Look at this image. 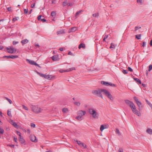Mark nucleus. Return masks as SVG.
Listing matches in <instances>:
<instances>
[{
  "label": "nucleus",
  "instance_id": "41",
  "mask_svg": "<svg viewBox=\"0 0 152 152\" xmlns=\"http://www.w3.org/2000/svg\"><path fill=\"white\" fill-rule=\"evenodd\" d=\"M122 72L124 74H126L128 73V71L126 70H124L122 71Z\"/></svg>",
  "mask_w": 152,
  "mask_h": 152
},
{
  "label": "nucleus",
  "instance_id": "20",
  "mask_svg": "<svg viewBox=\"0 0 152 152\" xmlns=\"http://www.w3.org/2000/svg\"><path fill=\"white\" fill-rule=\"evenodd\" d=\"M115 132L116 133L118 134L119 136L121 135V133L120 131H119V129L118 128H116Z\"/></svg>",
  "mask_w": 152,
  "mask_h": 152
},
{
  "label": "nucleus",
  "instance_id": "33",
  "mask_svg": "<svg viewBox=\"0 0 152 152\" xmlns=\"http://www.w3.org/2000/svg\"><path fill=\"white\" fill-rule=\"evenodd\" d=\"M145 101L147 102L148 104L151 107H152V104L149 102V101L147 99H145Z\"/></svg>",
  "mask_w": 152,
  "mask_h": 152
},
{
  "label": "nucleus",
  "instance_id": "21",
  "mask_svg": "<svg viewBox=\"0 0 152 152\" xmlns=\"http://www.w3.org/2000/svg\"><path fill=\"white\" fill-rule=\"evenodd\" d=\"M44 78L48 80L51 79L50 78V76L49 75H45Z\"/></svg>",
  "mask_w": 152,
  "mask_h": 152
},
{
  "label": "nucleus",
  "instance_id": "19",
  "mask_svg": "<svg viewBox=\"0 0 152 152\" xmlns=\"http://www.w3.org/2000/svg\"><path fill=\"white\" fill-rule=\"evenodd\" d=\"M19 139L20 141V142L21 143L23 144L24 143L25 140L21 137H19Z\"/></svg>",
  "mask_w": 152,
  "mask_h": 152
},
{
  "label": "nucleus",
  "instance_id": "12",
  "mask_svg": "<svg viewBox=\"0 0 152 152\" xmlns=\"http://www.w3.org/2000/svg\"><path fill=\"white\" fill-rule=\"evenodd\" d=\"M108 128V126H107L106 125H101L100 127V130L102 132L103 130L106 129H107Z\"/></svg>",
  "mask_w": 152,
  "mask_h": 152
},
{
  "label": "nucleus",
  "instance_id": "47",
  "mask_svg": "<svg viewBox=\"0 0 152 152\" xmlns=\"http://www.w3.org/2000/svg\"><path fill=\"white\" fill-rule=\"evenodd\" d=\"M17 134L18 135H19L20 137H21V133L18 131H17L16 132Z\"/></svg>",
  "mask_w": 152,
  "mask_h": 152
},
{
  "label": "nucleus",
  "instance_id": "53",
  "mask_svg": "<svg viewBox=\"0 0 152 152\" xmlns=\"http://www.w3.org/2000/svg\"><path fill=\"white\" fill-rule=\"evenodd\" d=\"M41 17L42 15H40L37 18L38 20H41V19H42L41 18Z\"/></svg>",
  "mask_w": 152,
  "mask_h": 152
},
{
  "label": "nucleus",
  "instance_id": "60",
  "mask_svg": "<svg viewBox=\"0 0 152 152\" xmlns=\"http://www.w3.org/2000/svg\"><path fill=\"white\" fill-rule=\"evenodd\" d=\"M9 146H10V147L14 148L15 147V145H9Z\"/></svg>",
  "mask_w": 152,
  "mask_h": 152
},
{
  "label": "nucleus",
  "instance_id": "29",
  "mask_svg": "<svg viewBox=\"0 0 152 152\" xmlns=\"http://www.w3.org/2000/svg\"><path fill=\"white\" fill-rule=\"evenodd\" d=\"M74 103L75 104L77 105L78 106H80V102H75Z\"/></svg>",
  "mask_w": 152,
  "mask_h": 152
},
{
  "label": "nucleus",
  "instance_id": "15",
  "mask_svg": "<svg viewBox=\"0 0 152 152\" xmlns=\"http://www.w3.org/2000/svg\"><path fill=\"white\" fill-rule=\"evenodd\" d=\"M77 30V28L76 27H73L71 28L70 29H69V32H75Z\"/></svg>",
  "mask_w": 152,
  "mask_h": 152
},
{
  "label": "nucleus",
  "instance_id": "37",
  "mask_svg": "<svg viewBox=\"0 0 152 152\" xmlns=\"http://www.w3.org/2000/svg\"><path fill=\"white\" fill-rule=\"evenodd\" d=\"M24 13L25 14H27L28 13V9H24L23 10Z\"/></svg>",
  "mask_w": 152,
  "mask_h": 152
},
{
  "label": "nucleus",
  "instance_id": "30",
  "mask_svg": "<svg viewBox=\"0 0 152 152\" xmlns=\"http://www.w3.org/2000/svg\"><path fill=\"white\" fill-rule=\"evenodd\" d=\"M62 111L63 113H66L68 111V109L66 108H64L62 109Z\"/></svg>",
  "mask_w": 152,
  "mask_h": 152
},
{
  "label": "nucleus",
  "instance_id": "34",
  "mask_svg": "<svg viewBox=\"0 0 152 152\" xmlns=\"http://www.w3.org/2000/svg\"><path fill=\"white\" fill-rule=\"evenodd\" d=\"M114 86V87L116 86V85L115 84H113L111 83H109V84H108V86Z\"/></svg>",
  "mask_w": 152,
  "mask_h": 152
},
{
  "label": "nucleus",
  "instance_id": "42",
  "mask_svg": "<svg viewBox=\"0 0 152 152\" xmlns=\"http://www.w3.org/2000/svg\"><path fill=\"white\" fill-rule=\"evenodd\" d=\"M110 48H115V46L113 44L111 43L110 47Z\"/></svg>",
  "mask_w": 152,
  "mask_h": 152
},
{
  "label": "nucleus",
  "instance_id": "25",
  "mask_svg": "<svg viewBox=\"0 0 152 152\" xmlns=\"http://www.w3.org/2000/svg\"><path fill=\"white\" fill-rule=\"evenodd\" d=\"M141 34H139L135 35V37L138 39H141Z\"/></svg>",
  "mask_w": 152,
  "mask_h": 152
},
{
  "label": "nucleus",
  "instance_id": "27",
  "mask_svg": "<svg viewBox=\"0 0 152 152\" xmlns=\"http://www.w3.org/2000/svg\"><path fill=\"white\" fill-rule=\"evenodd\" d=\"M93 17L98 18L99 16V13H95L93 14Z\"/></svg>",
  "mask_w": 152,
  "mask_h": 152
},
{
  "label": "nucleus",
  "instance_id": "59",
  "mask_svg": "<svg viewBox=\"0 0 152 152\" xmlns=\"http://www.w3.org/2000/svg\"><path fill=\"white\" fill-rule=\"evenodd\" d=\"M68 54L69 55H71V56H73V54L70 51L68 53Z\"/></svg>",
  "mask_w": 152,
  "mask_h": 152
},
{
  "label": "nucleus",
  "instance_id": "39",
  "mask_svg": "<svg viewBox=\"0 0 152 152\" xmlns=\"http://www.w3.org/2000/svg\"><path fill=\"white\" fill-rule=\"evenodd\" d=\"M141 27H139V26H136L135 27V31H136L139 29H140L141 28Z\"/></svg>",
  "mask_w": 152,
  "mask_h": 152
},
{
  "label": "nucleus",
  "instance_id": "57",
  "mask_svg": "<svg viewBox=\"0 0 152 152\" xmlns=\"http://www.w3.org/2000/svg\"><path fill=\"white\" fill-rule=\"evenodd\" d=\"M137 1L138 3H140L141 4H142V0H137Z\"/></svg>",
  "mask_w": 152,
  "mask_h": 152
},
{
  "label": "nucleus",
  "instance_id": "11",
  "mask_svg": "<svg viewBox=\"0 0 152 152\" xmlns=\"http://www.w3.org/2000/svg\"><path fill=\"white\" fill-rule=\"evenodd\" d=\"M30 140L34 142H37V140L36 139V138L35 136L34 135H31L30 136Z\"/></svg>",
  "mask_w": 152,
  "mask_h": 152
},
{
  "label": "nucleus",
  "instance_id": "49",
  "mask_svg": "<svg viewBox=\"0 0 152 152\" xmlns=\"http://www.w3.org/2000/svg\"><path fill=\"white\" fill-rule=\"evenodd\" d=\"M118 151V152H124L122 148H119Z\"/></svg>",
  "mask_w": 152,
  "mask_h": 152
},
{
  "label": "nucleus",
  "instance_id": "58",
  "mask_svg": "<svg viewBox=\"0 0 152 152\" xmlns=\"http://www.w3.org/2000/svg\"><path fill=\"white\" fill-rule=\"evenodd\" d=\"M14 140L15 142H17V138L16 137H14Z\"/></svg>",
  "mask_w": 152,
  "mask_h": 152
},
{
  "label": "nucleus",
  "instance_id": "6",
  "mask_svg": "<svg viewBox=\"0 0 152 152\" xmlns=\"http://www.w3.org/2000/svg\"><path fill=\"white\" fill-rule=\"evenodd\" d=\"M6 50L8 53H13L15 52L16 51V49L15 48H12V47L7 48H6Z\"/></svg>",
  "mask_w": 152,
  "mask_h": 152
},
{
  "label": "nucleus",
  "instance_id": "55",
  "mask_svg": "<svg viewBox=\"0 0 152 152\" xmlns=\"http://www.w3.org/2000/svg\"><path fill=\"white\" fill-rule=\"evenodd\" d=\"M41 21H42L43 22H45L46 21V20L44 18H42L41 19Z\"/></svg>",
  "mask_w": 152,
  "mask_h": 152
},
{
  "label": "nucleus",
  "instance_id": "32",
  "mask_svg": "<svg viewBox=\"0 0 152 152\" xmlns=\"http://www.w3.org/2000/svg\"><path fill=\"white\" fill-rule=\"evenodd\" d=\"M5 98L6 99L7 101H8V102H9L10 103V104H12V102L10 99L6 97H5Z\"/></svg>",
  "mask_w": 152,
  "mask_h": 152
},
{
  "label": "nucleus",
  "instance_id": "9",
  "mask_svg": "<svg viewBox=\"0 0 152 152\" xmlns=\"http://www.w3.org/2000/svg\"><path fill=\"white\" fill-rule=\"evenodd\" d=\"M10 122L11 124H12V125H13L16 128H18V124L16 123H15V122L13 120L11 119L10 121Z\"/></svg>",
  "mask_w": 152,
  "mask_h": 152
},
{
  "label": "nucleus",
  "instance_id": "28",
  "mask_svg": "<svg viewBox=\"0 0 152 152\" xmlns=\"http://www.w3.org/2000/svg\"><path fill=\"white\" fill-rule=\"evenodd\" d=\"M36 72L41 77L44 78V76H45V74L40 73L39 72Z\"/></svg>",
  "mask_w": 152,
  "mask_h": 152
},
{
  "label": "nucleus",
  "instance_id": "16",
  "mask_svg": "<svg viewBox=\"0 0 152 152\" xmlns=\"http://www.w3.org/2000/svg\"><path fill=\"white\" fill-rule=\"evenodd\" d=\"M101 83L102 84L104 85L105 86H108V84H109V83H108V82H106L102 81L101 82Z\"/></svg>",
  "mask_w": 152,
  "mask_h": 152
},
{
  "label": "nucleus",
  "instance_id": "8",
  "mask_svg": "<svg viewBox=\"0 0 152 152\" xmlns=\"http://www.w3.org/2000/svg\"><path fill=\"white\" fill-rule=\"evenodd\" d=\"M18 56L17 55H11V56H4L3 57L4 58H18Z\"/></svg>",
  "mask_w": 152,
  "mask_h": 152
},
{
  "label": "nucleus",
  "instance_id": "23",
  "mask_svg": "<svg viewBox=\"0 0 152 152\" xmlns=\"http://www.w3.org/2000/svg\"><path fill=\"white\" fill-rule=\"evenodd\" d=\"M57 34L58 35L63 34L64 33V32L63 30H60L59 31H58L57 32Z\"/></svg>",
  "mask_w": 152,
  "mask_h": 152
},
{
  "label": "nucleus",
  "instance_id": "14",
  "mask_svg": "<svg viewBox=\"0 0 152 152\" xmlns=\"http://www.w3.org/2000/svg\"><path fill=\"white\" fill-rule=\"evenodd\" d=\"M78 48L79 49H80L81 48L85 49L86 48V46L84 44L81 43L79 45Z\"/></svg>",
  "mask_w": 152,
  "mask_h": 152
},
{
  "label": "nucleus",
  "instance_id": "38",
  "mask_svg": "<svg viewBox=\"0 0 152 152\" xmlns=\"http://www.w3.org/2000/svg\"><path fill=\"white\" fill-rule=\"evenodd\" d=\"M63 6H65L66 5H67V3L66 1H65L63 2Z\"/></svg>",
  "mask_w": 152,
  "mask_h": 152
},
{
  "label": "nucleus",
  "instance_id": "36",
  "mask_svg": "<svg viewBox=\"0 0 152 152\" xmlns=\"http://www.w3.org/2000/svg\"><path fill=\"white\" fill-rule=\"evenodd\" d=\"M4 132V130L1 128H0V134H2Z\"/></svg>",
  "mask_w": 152,
  "mask_h": 152
},
{
  "label": "nucleus",
  "instance_id": "22",
  "mask_svg": "<svg viewBox=\"0 0 152 152\" xmlns=\"http://www.w3.org/2000/svg\"><path fill=\"white\" fill-rule=\"evenodd\" d=\"M134 80H135L138 84H141V82L140 80L137 78H134Z\"/></svg>",
  "mask_w": 152,
  "mask_h": 152
},
{
  "label": "nucleus",
  "instance_id": "17",
  "mask_svg": "<svg viewBox=\"0 0 152 152\" xmlns=\"http://www.w3.org/2000/svg\"><path fill=\"white\" fill-rule=\"evenodd\" d=\"M52 58L54 61H56L58 60V57L57 56H53L52 57Z\"/></svg>",
  "mask_w": 152,
  "mask_h": 152
},
{
  "label": "nucleus",
  "instance_id": "3",
  "mask_svg": "<svg viewBox=\"0 0 152 152\" xmlns=\"http://www.w3.org/2000/svg\"><path fill=\"white\" fill-rule=\"evenodd\" d=\"M88 112L93 118L95 119L99 118V114L96 108L93 107H89L88 108Z\"/></svg>",
  "mask_w": 152,
  "mask_h": 152
},
{
  "label": "nucleus",
  "instance_id": "2",
  "mask_svg": "<svg viewBox=\"0 0 152 152\" xmlns=\"http://www.w3.org/2000/svg\"><path fill=\"white\" fill-rule=\"evenodd\" d=\"M125 102L130 107L134 113L138 116H140L141 114L140 112L136 109L135 105L132 102L127 100L125 101Z\"/></svg>",
  "mask_w": 152,
  "mask_h": 152
},
{
  "label": "nucleus",
  "instance_id": "51",
  "mask_svg": "<svg viewBox=\"0 0 152 152\" xmlns=\"http://www.w3.org/2000/svg\"><path fill=\"white\" fill-rule=\"evenodd\" d=\"M59 72L61 73L65 72L64 70L63 69H60V70H59Z\"/></svg>",
  "mask_w": 152,
  "mask_h": 152
},
{
  "label": "nucleus",
  "instance_id": "18",
  "mask_svg": "<svg viewBox=\"0 0 152 152\" xmlns=\"http://www.w3.org/2000/svg\"><path fill=\"white\" fill-rule=\"evenodd\" d=\"M146 132L150 134H152V129H148L146 130Z\"/></svg>",
  "mask_w": 152,
  "mask_h": 152
},
{
  "label": "nucleus",
  "instance_id": "61",
  "mask_svg": "<svg viewBox=\"0 0 152 152\" xmlns=\"http://www.w3.org/2000/svg\"><path fill=\"white\" fill-rule=\"evenodd\" d=\"M27 132L28 133L30 134V130L29 129H28L27 130Z\"/></svg>",
  "mask_w": 152,
  "mask_h": 152
},
{
  "label": "nucleus",
  "instance_id": "46",
  "mask_svg": "<svg viewBox=\"0 0 152 152\" xmlns=\"http://www.w3.org/2000/svg\"><path fill=\"white\" fill-rule=\"evenodd\" d=\"M31 127L35 128V125L33 123H31Z\"/></svg>",
  "mask_w": 152,
  "mask_h": 152
},
{
  "label": "nucleus",
  "instance_id": "40",
  "mask_svg": "<svg viewBox=\"0 0 152 152\" xmlns=\"http://www.w3.org/2000/svg\"><path fill=\"white\" fill-rule=\"evenodd\" d=\"M22 107H23V109H25V110H28V108L26 107L24 105H22Z\"/></svg>",
  "mask_w": 152,
  "mask_h": 152
},
{
  "label": "nucleus",
  "instance_id": "54",
  "mask_svg": "<svg viewBox=\"0 0 152 152\" xmlns=\"http://www.w3.org/2000/svg\"><path fill=\"white\" fill-rule=\"evenodd\" d=\"M77 143L79 145H81V143L82 142H81L80 141H77Z\"/></svg>",
  "mask_w": 152,
  "mask_h": 152
},
{
  "label": "nucleus",
  "instance_id": "48",
  "mask_svg": "<svg viewBox=\"0 0 152 152\" xmlns=\"http://www.w3.org/2000/svg\"><path fill=\"white\" fill-rule=\"evenodd\" d=\"M152 69V65H150L149 66L148 71H150Z\"/></svg>",
  "mask_w": 152,
  "mask_h": 152
},
{
  "label": "nucleus",
  "instance_id": "64",
  "mask_svg": "<svg viewBox=\"0 0 152 152\" xmlns=\"http://www.w3.org/2000/svg\"><path fill=\"white\" fill-rule=\"evenodd\" d=\"M150 44L151 46H152V39L150 43Z\"/></svg>",
  "mask_w": 152,
  "mask_h": 152
},
{
  "label": "nucleus",
  "instance_id": "10",
  "mask_svg": "<svg viewBox=\"0 0 152 152\" xmlns=\"http://www.w3.org/2000/svg\"><path fill=\"white\" fill-rule=\"evenodd\" d=\"M134 99L137 105H138L139 107H140V105L142 104L141 102L138 100V99L136 97H134Z\"/></svg>",
  "mask_w": 152,
  "mask_h": 152
},
{
  "label": "nucleus",
  "instance_id": "50",
  "mask_svg": "<svg viewBox=\"0 0 152 152\" xmlns=\"http://www.w3.org/2000/svg\"><path fill=\"white\" fill-rule=\"evenodd\" d=\"M128 69L129 71L131 72H133L132 69L130 67H129L128 68Z\"/></svg>",
  "mask_w": 152,
  "mask_h": 152
},
{
  "label": "nucleus",
  "instance_id": "26",
  "mask_svg": "<svg viewBox=\"0 0 152 152\" xmlns=\"http://www.w3.org/2000/svg\"><path fill=\"white\" fill-rule=\"evenodd\" d=\"M7 115L10 117H12V115L11 113V112L10 110H8L7 113Z\"/></svg>",
  "mask_w": 152,
  "mask_h": 152
},
{
  "label": "nucleus",
  "instance_id": "45",
  "mask_svg": "<svg viewBox=\"0 0 152 152\" xmlns=\"http://www.w3.org/2000/svg\"><path fill=\"white\" fill-rule=\"evenodd\" d=\"M82 10H80L79 11L77 12L75 14V16H77L81 12Z\"/></svg>",
  "mask_w": 152,
  "mask_h": 152
},
{
  "label": "nucleus",
  "instance_id": "62",
  "mask_svg": "<svg viewBox=\"0 0 152 152\" xmlns=\"http://www.w3.org/2000/svg\"><path fill=\"white\" fill-rule=\"evenodd\" d=\"M7 10L8 11H10L11 10V7H8Z\"/></svg>",
  "mask_w": 152,
  "mask_h": 152
},
{
  "label": "nucleus",
  "instance_id": "44",
  "mask_svg": "<svg viewBox=\"0 0 152 152\" xmlns=\"http://www.w3.org/2000/svg\"><path fill=\"white\" fill-rule=\"evenodd\" d=\"M19 43V42H18V41H13V42H12V44L14 45H16V44H17L18 43Z\"/></svg>",
  "mask_w": 152,
  "mask_h": 152
},
{
  "label": "nucleus",
  "instance_id": "4",
  "mask_svg": "<svg viewBox=\"0 0 152 152\" xmlns=\"http://www.w3.org/2000/svg\"><path fill=\"white\" fill-rule=\"evenodd\" d=\"M86 114V112L85 111L82 110H79L77 111V116L76 118L78 120L80 121L83 119V116Z\"/></svg>",
  "mask_w": 152,
  "mask_h": 152
},
{
  "label": "nucleus",
  "instance_id": "43",
  "mask_svg": "<svg viewBox=\"0 0 152 152\" xmlns=\"http://www.w3.org/2000/svg\"><path fill=\"white\" fill-rule=\"evenodd\" d=\"M69 72L72 71L73 70H75V68L74 67H72L71 68H69L68 69Z\"/></svg>",
  "mask_w": 152,
  "mask_h": 152
},
{
  "label": "nucleus",
  "instance_id": "52",
  "mask_svg": "<svg viewBox=\"0 0 152 152\" xmlns=\"http://www.w3.org/2000/svg\"><path fill=\"white\" fill-rule=\"evenodd\" d=\"M73 5V4L72 3H67V5L68 6H72Z\"/></svg>",
  "mask_w": 152,
  "mask_h": 152
},
{
  "label": "nucleus",
  "instance_id": "31",
  "mask_svg": "<svg viewBox=\"0 0 152 152\" xmlns=\"http://www.w3.org/2000/svg\"><path fill=\"white\" fill-rule=\"evenodd\" d=\"M56 14L55 12H52L51 13V15L53 16H55L56 15Z\"/></svg>",
  "mask_w": 152,
  "mask_h": 152
},
{
  "label": "nucleus",
  "instance_id": "5",
  "mask_svg": "<svg viewBox=\"0 0 152 152\" xmlns=\"http://www.w3.org/2000/svg\"><path fill=\"white\" fill-rule=\"evenodd\" d=\"M31 108L33 111L36 113H40L42 111V109L37 106L32 105Z\"/></svg>",
  "mask_w": 152,
  "mask_h": 152
},
{
  "label": "nucleus",
  "instance_id": "1",
  "mask_svg": "<svg viewBox=\"0 0 152 152\" xmlns=\"http://www.w3.org/2000/svg\"><path fill=\"white\" fill-rule=\"evenodd\" d=\"M102 92H103L104 94L111 100H113L114 99V97L106 89H99L98 90H94L92 91V92L94 94L97 95L99 97H101L102 98H103L101 94V93Z\"/></svg>",
  "mask_w": 152,
  "mask_h": 152
},
{
  "label": "nucleus",
  "instance_id": "63",
  "mask_svg": "<svg viewBox=\"0 0 152 152\" xmlns=\"http://www.w3.org/2000/svg\"><path fill=\"white\" fill-rule=\"evenodd\" d=\"M142 46L144 47L145 46V42H142Z\"/></svg>",
  "mask_w": 152,
  "mask_h": 152
},
{
  "label": "nucleus",
  "instance_id": "56",
  "mask_svg": "<svg viewBox=\"0 0 152 152\" xmlns=\"http://www.w3.org/2000/svg\"><path fill=\"white\" fill-rule=\"evenodd\" d=\"M35 3H34V4H31V7L32 8H34V6H35Z\"/></svg>",
  "mask_w": 152,
  "mask_h": 152
},
{
  "label": "nucleus",
  "instance_id": "7",
  "mask_svg": "<svg viewBox=\"0 0 152 152\" xmlns=\"http://www.w3.org/2000/svg\"><path fill=\"white\" fill-rule=\"evenodd\" d=\"M26 61L29 63L30 64L38 66L39 67H40V66L37 64L34 61L32 60H31L26 59Z\"/></svg>",
  "mask_w": 152,
  "mask_h": 152
},
{
  "label": "nucleus",
  "instance_id": "13",
  "mask_svg": "<svg viewBox=\"0 0 152 152\" xmlns=\"http://www.w3.org/2000/svg\"><path fill=\"white\" fill-rule=\"evenodd\" d=\"M29 42L28 40L27 39H24L22 40L21 41V43L23 45H24L25 44L28 43Z\"/></svg>",
  "mask_w": 152,
  "mask_h": 152
},
{
  "label": "nucleus",
  "instance_id": "24",
  "mask_svg": "<svg viewBox=\"0 0 152 152\" xmlns=\"http://www.w3.org/2000/svg\"><path fill=\"white\" fill-rule=\"evenodd\" d=\"M80 146L81 147H83L84 148H87L86 145L82 142Z\"/></svg>",
  "mask_w": 152,
  "mask_h": 152
},
{
  "label": "nucleus",
  "instance_id": "35",
  "mask_svg": "<svg viewBox=\"0 0 152 152\" xmlns=\"http://www.w3.org/2000/svg\"><path fill=\"white\" fill-rule=\"evenodd\" d=\"M19 18L18 17H15L14 18H13L12 19V21H15L18 20V19Z\"/></svg>",
  "mask_w": 152,
  "mask_h": 152
}]
</instances>
